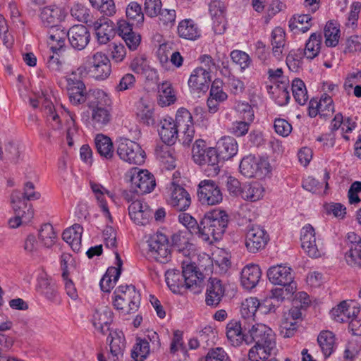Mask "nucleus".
<instances>
[{
  "instance_id": "1",
  "label": "nucleus",
  "mask_w": 361,
  "mask_h": 361,
  "mask_svg": "<svg viewBox=\"0 0 361 361\" xmlns=\"http://www.w3.org/2000/svg\"><path fill=\"white\" fill-rule=\"evenodd\" d=\"M228 222V216L223 210L214 209L207 212L200 222L199 238L212 244L221 238Z\"/></svg>"
},
{
  "instance_id": "2",
  "label": "nucleus",
  "mask_w": 361,
  "mask_h": 361,
  "mask_svg": "<svg viewBox=\"0 0 361 361\" xmlns=\"http://www.w3.org/2000/svg\"><path fill=\"white\" fill-rule=\"evenodd\" d=\"M194 162L200 166H207L204 169L207 176H215L219 172V154L216 148L206 146L201 139L197 140L192 149Z\"/></svg>"
},
{
  "instance_id": "3",
  "label": "nucleus",
  "mask_w": 361,
  "mask_h": 361,
  "mask_svg": "<svg viewBox=\"0 0 361 361\" xmlns=\"http://www.w3.org/2000/svg\"><path fill=\"white\" fill-rule=\"evenodd\" d=\"M130 189L123 193L124 198L130 202L133 201V193L145 195L150 193L156 186V180L153 174L147 170L132 169L129 172Z\"/></svg>"
},
{
  "instance_id": "4",
  "label": "nucleus",
  "mask_w": 361,
  "mask_h": 361,
  "mask_svg": "<svg viewBox=\"0 0 361 361\" xmlns=\"http://www.w3.org/2000/svg\"><path fill=\"white\" fill-rule=\"evenodd\" d=\"M113 304L123 314L135 312L140 304V294L133 285L120 286L114 291Z\"/></svg>"
},
{
  "instance_id": "5",
  "label": "nucleus",
  "mask_w": 361,
  "mask_h": 361,
  "mask_svg": "<svg viewBox=\"0 0 361 361\" xmlns=\"http://www.w3.org/2000/svg\"><path fill=\"white\" fill-rule=\"evenodd\" d=\"M47 118L49 122L51 123L53 128L61 129V121H65L67 126L66 129V140L68 146L72 147L74 142L78 139V128L75 125L74 115L68 111H66L61 114V117L56 113L52 104H48L45 108Z\"/></svg>"
},
{
  "instance_id": "6",
  "label": "nucleus",
  "mask_w": 361,
  "mask_h": 361,
  "mask_svg": "<svg viewBox=\"0 0 361 361\" xmlns=\"http://www.w3.org/2000/svg\"><path fill=\"white\" fill-rule=\"evenodd\" d=\"M147 243L148 259L160 263H166L169 260L171 250L166 235L157 233L149 237Z\"/></svg>"
},
{
  "instance_id": "7",
  "label": "nucleus",
  "mask_w": 361,
  "mask_h": 361,
  "mask_svg": "<svg viewBox=\"0 0 361 361\" xmlns=\"http://www.w3.org/2000/svg\"><path fill=\"white\" fill-rule=\"evenodd\" d=\"M261 339L249 350L248 357L250 361H261L276 353V335L270 327L269 331L261 336Z\"/></svg>"
},
{
  "instance_id": "8",
  "label": "nucleus",
  "mask_w": 361,
  "mask_h": 361,
  "mask_svg": "<svg viewBox=\"0 0 361 361\" xmlns=\"http://www.w3.org/2000/svg\"><path fill=\"white\" fill-rule=\"evenodd\" d=\"M261 339L249 350L248 357L250 361H261L276 353V335L270 327L269 331L261 336Z\"/></svg>"
},
{
  "instance_id": "9",
  "label": "nucleus",
  "mask_w": 361,
  "mask_h": 361,
  "mask_svg": "<svg viewBox=\"0 0 361 361\" xmlns=\"http://www.w3.org/2000/svg\"><path fill=\"white\" fill-rule=\"evenodd\" d=\"M11 202L15 216L9 219V226L12 228H16L21 224L29 223L34 215L31 204L27 203L21 198L19 191L12 192Z\"/></svg>"
},
{
  "instance_id": "10",
  "label": "nucleus",
  "mask_w": 361,
  "mask_h": 361,
  "mask_svg": "<svg viewBox=\"0 0 361 361\" xmlns=\"http://www.w3.org/2000/svg\"><path fill=\"white\" fill-rule=\"evenodd\" d=\"M85 66H80L75 72H73L67 78V92L69 100L73 105H78L86 102L88 94L84 82L76 78L77 74H86Z\"/></svg>"
},
{
  "instance_id": "11",
  "label": "nucleus",
  "mask_w": 361,
  "mask_h": 361,
  "mask_svg": "<svg viewBox=\"0 0 361 361\" xmlns=\"http://www.w3.org/2000/svg\"><path fill=\"white\" fill-rule=\"evenodd\" d=\"M117 154L122 160L129 164L140 165L145 162V151L139 144L126 138L118 140Z\"/></svg>"
},
{
  "instance_id": "12",
  "label": "nucleus",
  "mask_w": 361,
  "mask_h": 361,
  "mask_svg": "<svg viewBox=\"0 0 361 361\" xmlns=\"http://www.w3.org/2000/svg\"><path fill=\"white\" fill-rule=\"evenodd\" d=\"M86 64L88 72L96 80H103L109 77L111 73V65L108 56L100 51L87 57Z\"/></svg>"
},
{
  "instance_id": "13",
  "label": "nucleus",
  "mask_w": 361,
  "mask_h": 361,
  "mask_svg": "<svg viewBox=\"0 0 361 361\" xmlns=\"http://www.w3.org/2000/svg\"><path fill=\"white\" fill-rule=\"evenodd\" d=\"M197 196L200 202L207 205L218 204L223 200L220 187L212 179H205L199 183Z\"/></svg>"
},
{
  "instance_id": "14",
  "label": "nucleus",
  "mask_w": 361,
  "mask_h": 361,
  "mask_svg": "<svg viewBox=\"0 0 361 361\" xmlns=\"http://www.w3.org/2000/svg\"><path fill=\"white\" fill-rule=\"evenodd\" d=\"M167 193V202L175 210L184 212L190 206V195L182 186L172 182L168 188Z\"/></svg>"
},
{
  "instance_id": "15",
  "label": "nucleus",
  "mask_w": 361,
  "mask_h": 361,
  "mask_svg": "<svg viewBox=\"0 0 361 361\" xmlns=\"http://www.w3.org/2000/svg\"><path fill=\"white\" fill-rule=\"evenodd\" d=\"M269 240V235L259 226H252L247 231L245 246L251 253H256L264 248Z\"/></svg>"
},
{
  "instance_id": "16",
  "label": "nucleus",
  "mask_w": 361,
  "mask_h": 361,
  "mask_svg": "<svg viewBox=\"0 0 361 361\" xmlns=\"http://www.w3.org/2000/svg\"><path fill=\"white\" fill-rule=\"evenodd\" d=\"M269 280L274 284L295 288L292 269L289 267L277 265L271 267L267 271Z\"/></svg>"
},
{
  "instance_id": "17",
  "label": "nucleus",
  "mask_w": 361,
  "mask_h": 361,
  "mask_svg": "<svg viewBox=\"0 0 361 361\" xmlns=\"http://www.w3.org/2000/svg\"><path fill=\"white\" fill-rule=\"evenodd\" d=\"M334 112V102L331 96L324 93L320 99H311L309 104L308 114L310 117L319 115L324 118L330 116Z\"/></svg>"
},
{
  "instance_id": "18",
  "label": "nucleus",
  "mask_w": 361,
  "mask_h": 361,
  "mask_svg": "<svg viewBox=\"0 0 361 361\" xmlns=\"http://www.w3.org/2000/svg\"><path fill=\"white\" fill-rule=\"evenodd\" d=\"M209 11L213 20V30L217 35L223 34L226 29V6L220 0H213L209 5Z\"/></svg>"
},
{
  "instance_id": "19",
  "label": "nucleus",
  "mask_w": 361,
  "mask_h": 361,
  "mask_svg": "<svg viewBox=\"0 0 361 361\" xmlns=\"http://www.w3.org/2000/svg\"><path fill=\"white\" fill-rule=\"evenodd\" d=\"M66 14L64 8L50 5L40 10L39 18L44 26L51 28L59 26V23L64 20Z\"/></svg>"
},
{
  "instance_id": "20",
  "label": "nucleus",
  "mask_w": 361,
  "mask_h": 361,
  "mask_svg": "<svg viewBox=\"0 0 361 361\" xmlns=\"http://www.w3.org/2000/svg\"><path fill=\"white\" fill-rule=\"evenodd\" d=\"M113 321V312L111 308L105 305H99L94 308L92 322L95 329L102 334L109 331V326Z\"/></svg>"
},
{
  "instance_id": "21",
  "label": "nucleus",
  "mask_w": 361,
  "mask_h": 361,
  "mask_svg": "<svg viewBox=\"0 0 361 361\" xmlns=\"http://www.w3.org/2000/svg\"><path fill=\"white\" fill-rule=\"evenodd\" d=\"M360 312V307L354 301H343L336 307L331 311V315L337 322H348L352 317H357Z\"/></svg>"
},
{
  "instance_id": "22",
  "label": "nucleus",
  "mask_w": 361,
  "mask_h": 361,
  "mask_svg": "<svg viewBox=\"0 0 361 361\" xmlns=\"http://www.w3.org/2000/svg\"><path fill=\"white\" fill-rule=\"evenodd\" d=\"M68 38L73 49L82 50L90 42V34L85 25H76L68 31Z\"/></svg>"
},
{
  "instance_id": "23",
  "label": "nucleus",
  "mask_w": 361,
  "mask_h": 361,
  "mask_svg": "<svg viewBox=\"0 0 361 361\" xmlns=\"http://www.w3.org/2000/svg\"><path fill=\"white\" fill-rule=\"evenodd\" d=\"M130 219L138 225L147 224L152 218V212L147 203L140 200L133 201L128 207Z\"/></svg>"
},
{
  "instance_id": "24",
  "label": "nucleus",
  "mask_w": 361,
  "mask_h": 361,
  "mask_svg": "<svg viewBox=\"0 0 361 361\" xmlns=\"http://www.w3.org/2000/svg\"><path fill=\"white\" fill-rule=\"evenodd\" d=\"M90 117L88 122L96 130H102L111 121V106L88 107Z\"/></svg>"
},
{
  "instance_id": "25",
  "label": "nucleus",
  "mask_w": 361,
  "mask_h": 361,
  "mask_svg": "<svg viewBox=\"0 0 361 361\" xmlns=\"http://www.w3.org/2000/svg\"><path fill=\"white\" fill-rule=\"evenodd\" d=\"M211 76L208 71L203 67H197L192 72L189 80L188 85L196 92H206L209 85Z\"/></svg>"
},
{
  "instance_id": "26",
  "label": "nucleus",
  "mask_w": 361,
  "mask_h": 361,
  "mask_svg": "<svg viewBox=\"0 0 361 361\" xmlns=\"http://www.w3.org/2000/svg\"><path fill=\"white\" fill-rule=\"evenodd\" d=\"M94 28L97 41L101 44L108 43L115 34L114 23L108 18H100L94 22Z\"/></svg>"
},
{
  "instance_id": "27",
  "label": "nucleus",
  "mask_w": 361,
  "mask_h": 361,
  "mask_svg": "<svg viewBox=\"0 0 361 361\" xmlns=\"http://www.w3.org/2000/svg\"><path fill=\"white\" fill-rule=\"evenodd\" d=\"M178 133L176 123H174V119L171 117L167 116L161 120L159 135L165 144L167 145L174 144L178 138Z\"/></svg>"
},
{
  "instance_id": "28",
  "label": "nucleus",
  "mask_w": 361,
  "mask_h": 361,
  "mask_svg": "<svg viewBox=\"0 0 361 361\" xmlns=\"http://www.w3.org/2000/svg\"><path fill=\"white\" fill-rule=\"evenodd\" d=\"M225 288L221 281L216 279H210L206 292V304L209 306L216 307L224 295Z\"/></svg>"
},
{
  "instance_id": "29",
  "label": "nucleus",
  "mask_w": 361,
  "mask_h": 361,
  "mask_svg": "<svg viewBox=\"0 0 361 361\" xmlns=\"http://www.w3.org/2000/svg\"><path fill=\"white\" fill-rule=\"evenodd\" d=\"M261 276L262 271L257 264H247L241 271V284L246 289H252L258 284Z\"/></svg>"
},
{
  "instance_id": "30",
  "label": "nucleus",
  "mask_w": 361,
  "mask_h": 361,
  "mask_svg": "<svg viewBox=\"0 0 361 361\" xmlns=\"http://www.w3.org/2000/svg\"><path fill=\"white\" fill-rule=\"evenodd\" d=\"M37 291L50 301L56 300L58 291L55 283L48 277L47 274L42 273L37 279Z\"/></svg>"
},
{
  "instance_id": "31",
  "label": "nucleus",
  "mask_w": 361,
  "mask_h": 361,
  "mask_svg": "<svg viewBox=\"0 0 361 361\" xmlns=\"http://www.w3.org/2000/svg\"><path fill=\"white\" fill-rule=\"evenodd\" d=\"M182 274L186 283V288H197L202 283V274L197 271L194 264L183 262Z\"/></svg>"
},
{
  "instance_id": "32",
  "label": "nucleus",
  "mask_w": 361,
  "mask_h": 361,
  "mask_svg": "<svg viewBox=\"0 0 361 361\" xmlns=\"http://www.w3.org/2000/svg\"><path fill=\"white\" fill-rule=\"evenodd\" d=\"M317 343L325 359L336 350L337 344L334 334L330 331H322L317 336Z\"/></svg>"
},
{
  "instance_id": "33",
  "label": "nucleus",
  "mask_w": 361,
  "mask_h": 361,
  "mask_svg": "<svg viewBox=\"0 0 361 361\" xmlns=\"http://www.w3.org/2000/svg\"><path fill=\"white\" fill-rule=\"evenodd\" d=\"M216 149L219 159H228L237 154L238 144L233 137L224 136L217 142Z\"/></svg>"
},
{
  "instance_id": "34",
  "label": "nucleus",
  "mask_w": 361,
  "mask_h": 361,
  "mask_svg": "<svg viewBox=\"0 0 361 361\" xmlns=\"http://www.w3.org/2000/svg\"><path fill=\"white\" fill-rule=\"evenodd\" d=\"M83 228L80 224H74L66 229L62 238L74 252H78L81 248L82 233Z\"/></svg>"
},
{
  "instance_id": "35",
  "label": "nucleus",
  "mask_w": 361,
  "mask_h": 361,
  "mask_svg": "<svg viewBox=\"0 0 361 361\" xmlns=\"http://www.w3.org/2000/svg\"><path fill=\"white\" fill-rule=\"evenodd\" d=\"M241 190L240 197L245 201L256 202L264 196V188L258 182L244 183Z\"/></svg>"
},
{
  "instance_id": "36",
  "label": "nucleus",
  "mask_w": 361,
  "mask_h": 361,
  "mask_svg": "<svg viewBox=\"0 0 361 361\" xmlns=\"http://www.w3.org/2000/svg\"><path fill=\"white\" fill-rule=\"evenodd\" d=\"M90 187L98 202L99 207L104 212V214L105 215V216L110 219L111 214L109 210V207L107 206L106 198L107 197L111 199L113 197L112 193L99 183L90 182Z\"/></svg>"
},
{
  "instance_id": "37",
  "label": "nucleus",
  "mask_w": 361,
  "mask_h": 361,
  "mask_svg": "<svg viewBox=\"0 0 361 361\" xmlns=\"http://www.w3.org/2000/svg\"><path fill=\"white\" fill-rule=\"evenodd\" d=\"M246 334L242 331L240 322L232 320L226 325V336L233 346H239L245 342Z\"/></svg>"
},
{
  "instance_id": "38",
  "label": "nucleus",
  "mask_w": 361,
  "mask_h": 361,
  "mask_svg": "<svg viewBox=\"0 0 361 361\" xmlns=\"http://www.w3.org/2000/svg\"><path fill=\"white\" fill-rule=\"evenodd\" d=\"M176 101V96L171 82H163L158 85L157 102L161 107L169 106Z\"/></svg>"
},
{
  "instance_id": "39",
  "label": "nucleus",
  "mask_w": 361,
  "mask_h": 361,
  "mask_svg": "<svg viewBox=\"0 0 361 361\" xmlns=\"http://www.w3.org/2000/svg\"><path fill=\"white\" fill-rule=\"evenodd\" d=\"M49 44L53 53L60 51L65 45L68 32L60 27H51L49 32Z\"/></svg>"
},
{
  "instance_id": "40",
  "label": "nucleus",
  "mask_w": 361,
  "mask_h": 361,
  "mask_svg": "<svg viewBox=\"0 0 361 361\" xmlns=\"http://www.w3.org/2000/svg\"><path fill=\"white\" fill-rule=\"evenodd\" d=\"M177 30L179 37L186 39L195 40L200 36V30L191 19L180 21Z\"/></svg>"
},
{
  "instance_id": "41",
  "label": "nucleus",
  "mask_w": 361,
  "mask_h": 361,
  "mask_svg": "<svg viewBox=\"0 0 361 361\" xmlns=\"http://www.w3.org/2000/svg\"><path fill=\"white\" fill-rule=\"evenodd\" d=\"M322 37L320 33H312L305 44L304 56L312 60L319 55L322 48Z\"/></svg>"
},
{
  "instance_id": "42",
  "label": "nucleus",
  "mask_w": 361,
  "mask_h": 361,
  "mask_svg": "<svg viewBox=\"0 0 361 361\" xmlns=\"http://www.w3.org/2000/svg\"><path fill=\"white\" fill-rule=\"evenodd\" d=\"M86 102L88 107L111 106V101L109 96L104 91L99 89L90 92Z\"/></svg>"
},
{
  "instance_id": "43",
  "label": "nucleus",
  "mask_w": 361,
  "mask_h": 361,
  "mask_svg": "<svg viewBox=\"0 0 361 361\" xmlns=\"http://www.w3.org/2000/svg\"><path fill=\"white\" fill-rule=\"evenodd\" d=\"M285 35L284 30L279 27L274 29L271 32L272 53L277 59H281L283 54L286 43Z\"/></svg>"
},
{
  "instance_id": "44",
  "label": "nucleus",
  "mask_w": 361,
  "mask_h": 361,
  "mask_svg": "<svg viewBox=\"0 0 361 361\" xmlns=\"http://www.w3.org/2000/svg\"><path fill=\"white\" fill-rule=\"evenodd\" d=\"M95 147L101 157L109 159L114 156V147L111 140L102 134H99L94 139Z\"/></svg>"
},
{
  "instance_id": "45",
  "label": "nucleus",
  "mask_w": 361,
  "mask_h": 361,
  "mask_svg": "<svg viewBox=\"0 0 361 361\" xmlns=\"http://www.w3.org/2000/svg\"><path fill=\"white\" fill-rule=\"evenodd\" d=\"M110 338V353L116 356H123L126 348V342L123 333L121 331H114L109 334L107 338Z\"/></svg>"
},
{
  "instance_id": "46",
  "label": "nucleus",
  "mask_w": 361,
  "mask_h": 361,
  "mask_svg": "<svg viewBox=\"0 0 361 361\" xmlns=\"http://www.w3.org/2000/svg\"><path fill=\"white\" fill-rule=\"evenodd\" d=\"M310 14H295L290 19L288 26L292 31L299 30L305 33L312 26Z\"/></svg>"
},
{
  "instance_id": "47",
  "label": "nucleus",
  "mask_w": 361,
  "mask_h": 361,
  "mask_svg": "<svg viewBox=\"0 0 361 361\" xmlns=\"http://www.w3.org/2000/svg\"><path fill=\"white\" fill-rule=\"evenodd\" d=\"M130 67L135 73L145 74L147 78H149L152 80L156 79L157 77L156 70L151 68L148 65L146 59H144L143 57L134 59L132 61Z\"/></svg>"
},
{
  "instance_id": "48",
  "label": "nucleus",
  "mask_w": 361,
  "mask_h": 361,
  "mask_svg": "<svg viewBox=\"0 0 361 361\" xmlns=\"http://www.w3.org/2000/svg\"><path fill=\"white\" fill-rule=\"evenodd\" d=\"M166 282L173 292L179 290L181 288H186L185 281L182 273L177 269H169L166 274Z\"/></svg>"
},
{
  "instance_id": "49",
  "label": "nucleus",
  "mask_w": 361,
  "mask_h": 361,
  "mask_svg": "<svg viewBox=\"0 0 361 361\" xmlns=\"http://www.w3.org/2000/svg\"><path fill=\"white\" fill-rule=\"evenodd\" d=\"M120 277L119 269L110 267L100 280V288L104 292L109 293Z\"/></svg>"
},
{
  "instance_id": "50",
  "label": "nucleus",
  "mask_w": 361,
  "mask_h": 361,
  "mask_svg": "<svg viewBox=\"0 0 361 361\" xmlns=\"http://www.w3.org/2000/svg\"><path fill=\"white\" fill-rule=\"evenodd\" d=\"M291 90L293 96L296 102L300 105H304L308 100L307 89L304 82L295 78L292 81Z\"/></svg>"
},
{
  "instance_id": "51",
  "label": "nucleus",
  "mask_w": 361,
  "mask_h": 361,
  "mask_svg": "<svg viewBox=\"0 0 361 361\" xmlns=\"http://www.w3.org/2000/svg\"><path fill=\"white\" fill-rule=\"evenodd\" d=\"M39 239L46 247H51L56 240V233L51 224H44L39 231Z\"/></svg>"
},
{
  "instance_id": "52",
  "label": "nucleus",
  "mask_w": 361,
  "mask_h": 361,
  "mask_svg": "<svg viewBox=\"0 0 361 361\" xmlns=\"http://www.w3.org/2000/svg\"><path fill=\"white\" fill-rule=\"evenodd\" d=\"M260 306V302L256 298L250 297L245 299L241 305L240 314L245 319H254L255 313Z\"/></svg>"
},
{
  "instance_id": "53",
  "label": "nucleus",
  "mask_w": 361,
  "mask_h": 361,
  "mask_svg": "<svg viewBox=\"0 0 361 361\" xmlns=\"http://www.w3.org/2000/svg\"><path fill=\"white\" fill-rule=\"evenodd\" d=\"M257 157L247 156L244 157L240 164V171L246 177L257 176Z\"/></svg>"
},
{
  "instance_id": "54",
  "label": "nucleus",
  "mask_w": 361,
  "mask_h": 361,
  "mask_svg": "<svg viewBox=\"0 0 361 361\" xmlns=\"http://www.w3.org/2000/svg\"><path fill=\"white\" fill-rule=\"evenodd\" d=\"M174 123L178 131L193 126L192 117L190 111L185 108H180L176 112Z\"/></svg>"
},
{
  "instance_id": "55",
  "label": "nucleus",
  "mask_w": 361,
  "mask_h": 361,
  "mask_svg": "<svg viewBox=\"0 0 361 361\" xmlns=\"http://www.w3.org/2000/svg\"><path fill=\"white\" fill-rule=\"evenodd\" d=\"M149 353V344L146 339L137 338L132 350V357L135 361H142Z\"/></svg>"
},
{
  "instance_id": "56",
  "label": "nucleus",
  "mask_w": 361,
  "mask_h": 361,
  "mask_svg": "<svg viewBox=\"0 0 361 361\" xmlns=\"http://www.w3.org/2000/svg\"><path fill=\"white\" fill-rule=\"evenodd\" d=\"M126 16L136 25H142L144 21V14L141 6L135 1L130 2L126 8Z\"/></svg>"
},
{
  "instance_id": "57",
  "label": "nucleus",
  "mask_w": 361,
  "mask_h": 361,
  "mask_svg": "<svg viewBox=\"0 0 361 361\" xmlns=\"http://www.w3.org/2000/svg\"><path fill=\"white\" fill-rule=\"evenodd\" d=\"M266 331H269V326L263 324H256L252 325V328L248 330L245 336V343L250 344L253 342L262 341L261 336L264 334Z\"/></svg>"
},
{
  "instance_id": "58",
  "label": "nucleus",
  "mask_w": 361,
  "mask_h": 361,
  "mask_svg": "<svg viewBox=\"0 0 361 361\" xmlns=\"http://www.w3.org/2000/svg\"><path fill=\"white\" fill-rule=\"evenodd\" d=\"M178 221L185 226L188 231L192 235H197L200 232V224L190 214L182 212L178 216Z\"/></svg>"
},
{
  "instance_id": "59",
  "label": "nucleus",
  "mask_w": 361,
  "mask_h": 361,
  "mask_svg": "<svg viewBox=\"0 0 361 361\" xmlns=\"http://www.w3.org/2000/svg\"><path fill=\"white\" fill-rule=\"evenodd\" d=\"M157 158L164 164L167 165V169L175 167V159L171 153L168 145L157 147L155 149Z\"/></svg>"
},
{
  "instance_id": "60",
  "label": "nucleus",
  "mask_w": 361,
  "mask_h": 361,
  "mask_svg": "<svg viewBox=\"0 0 361 361\" xmlns=\"http://www.w3.org/2000/svg\"><path fill=\"white\" fill-rule=\"evenodd\" d=\"M232 61L240 66L241 71L248 68L252 63L250 56L240 50H233L230 54Z\"/></svg>"
},
{
  "instance_id": "61",
  "label": "nucleus",
  "mask_w": 361,
  "mask_h": 361,
  "mask_svg": "<svg viewBox=\"0 0 361 361\" xmlns=\"http://www.w3.org/2000/svg\"><path fill=\"white\" fill-rule=\"evenodd\" d=\"M340 30L331 23H327L324 27L325 44L327 47H336L339 40Z\"/></svg>"
},
{
  "instance_id": "62",
  "label": "nucleus",
  "mask_w": 361,
  "mask_h": 361,
  "mask_svg": "<svg viewBox=\"0 0 361 361\" xmlns=\"http://www.w3.org/2000/svg\"><path fill=\"white\" fill-rule=\"evenodd\" d=\"M137 115L140 118V120L147 124H150L153 123V112L152 107L141 99L139 101L137 106Z\"/></svg>"
},
{
  "instance_id": "63",
  "label": "nucleus",
  "mask_w": 361,
  "mask_h": 361,
  "mask_svg": "<svg viewBox=\"0 0 361 361\" xmlns=\"http://www.w3.org/2000/svg\"><path fill=\"white\" fill-rule=\"evenodd\" d=\"M297 328V322H293L290 317H283L280 325V334L283 338H290L294 336Z\"/></svg>"
},
{
  "instance_id": "64",
  "label": "nucleus",
  "mask_w": 361,
  "mask_h": 361,
  "mask_svg": "<svg viewBox=\"0 0 361 361\" xmlns=\"http://www.w3.org/2000/svg\"><path fill=\"white\" fill-rule=\"evenodd\" d=\"M199 361H230L226 352L220 347L210 349L207 355Z\"/></svg>"
}]
</instances>
